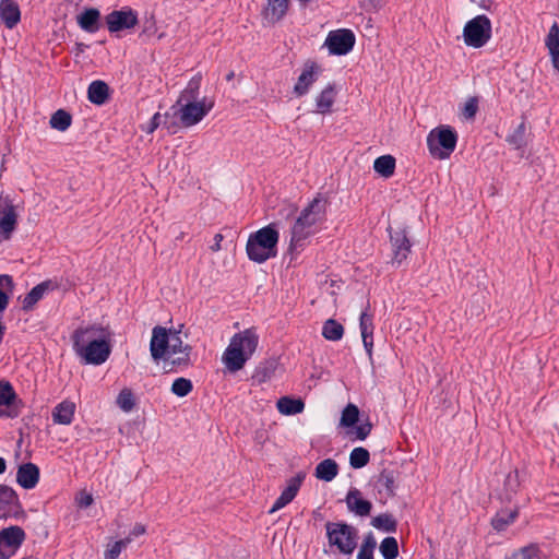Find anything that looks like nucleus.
<instances>
[{
	"label": "nucleus",
	"mask_w": 559,
	"mask_h": 559,
	"mask_svg": "<svg viewBox=\"0 0 559 559\" xmlns=\"http://www.w3.org/2000/svg\"><path fill=\"white\" fill-rule=\"evenodd\" d=\"M0 17L5 27L13 28L21 20V11L16 2L13 0L0 1Z\"/></svg>",
	"instance_id": "29"
},
{
	"label": "nucleus",
	"mask_w": 559,
	"mask_h": 559,
	"mask_svg": "<svg viewBox=\"0 0 559 559\" xmlns=\"http://www.w3.org/2000/svg\"><path fill=\"white\" fill-rule=\"evenodd\" d=\"M170 333L163 326H155L152 331V337L150 342L151 356L155 361L167 358L166 355L169 348Z\"/></svg>",
	"instance_id": "17"
},
{
	"label": "nucleus",
	"mask_w": 559,
	"mask_h": 559,
	"mask_svg": "<svg viewBox=\"0 0 559 559\" xmlns=\"http://www.w3.org/2000/svg\"><path fill=\"white\" fill-rule=\"evenodd\" d=\"M7 469V462L3 457H0V475L3 474Z\"/></svg>",
	"instance_id": "63"
},
{
	"label": "nucleus",
	"mask_w": 559,
	"mask_h": 559,
	"mask_svg": "<svg viewBox=\"0 0 559 559\" xmlns=\"http://www.w3.org/2000/svg\"><path fill=\"white\" fill-rule=\"evenodd\" d=\"M319 72L320 68L316 62L307 61L305 63L302 72L294 86V93L297 97L308 94L312 84L318 80Z\"/></svg>",
	"instance_id": "19"
},
{
	"label": "nucleus",
	"mask_w": 559,
	"mask_h": 559,
	"mask_svg": "<svg viewBox=\"0 0 559 559\" xmlns=\"http://www.w3.org/2000/svg\"><path fill=\"white\" fill-rule=\"evenodd\" d=\"M545 44L551 57L554 68L559 71V25L557 22H554L550 26Z\"/></svg>",
	"instance_id": "31"
},
{
	"label": "nucleus",
	"mask_w": 559,
	"mask_h": 559,
	"mask_svg": "<svg viewBox=\"0 0 559 559\" xmlns=\"http://www.w3.org/2000/svg\"><path fill=\"white\" fill-rule=\"evenodd\" d=\"M49 123L52 129L63 132L70 128L72 116L64 109H58L52 114Z\"/></svg>",
	"instance_id": "42"
},
{
	"label": "nucleus",
	"mask_w": 559,
	"mask_h": 559,
	"mask_svg": "<svg viewBox=\"0 0 559 559\" xmlns=\"http://www.w3.org/2000/svg\"><path fill=\"white\" fill-rule=\"evenodd\" d=\"M259 336L251 329L236 333L223 354V361L230 372L240 370L255 352Z\"/></svg>",
	"instance_id": "2"
},
{
	"label": "nucleus",
	"mask_w": 559,
	"mask_h": 559,
	"mask_svg": "<svg viewBox=\"0 0 559 559\" xmlns=\"http://www.w3.org/2000/svg\"><path fill=\"white\" fill-rule=\"evenodd\" d=\"M98 338H110V332L107 328L97 323L87 326H80L71 335L73 348Z\"/></svg>",
	"instance_id": "16"
},
{
	"label": "nucleus",
	"mask_w": 559,
	"mask_h": 559,
	"mask_svg": "<svg viewBox=\"0 0 559 559\" xmlns=\"http://www.w3.org/2000/svg\"><path fill=\"white\" fill-rule=\"evenodd\" d=\"M322 335L328 341H340L344 335L343 325L334 319H328L322 326Z\"/></svg>",
	"instance_id": "40"
},
{
	"label": "nucleus",
	"mask_w": 559,
	"mask_h": 559,
	"mask_svg": "<svg viewBox=\"0 0 559 559\" xmlns=\"http://www.w3.org/2000/svg\"><path fill=\"white\" fill-rule=\"evenodd\" d=\"M266 16H271L273 22H278L286 14L289 0H267Z\"/></svg>",
	"instance_id": "41"
},
{
	"label": "nucleus",
	"mask_w": 559,
	"mask_h": 559,
	"mask_svg": "<svg viewBox=\"0 0 559 559\" xmlns=\"http://www.w3.org/2000/svg\"><path fill=\"white\" fill-rule=\"evenodd\" d=\"M371 430H372L371 423L367 421L365 424H361V425L357 426L355 429L356 438L358 440L362 441L370 435Z\"/></svg>",
	"instance_id": "56"
},
{
	"label": "nucleus",
	"mask_w": 559,
	"mask_h": 559,
	"mask_svg": "<svg viewBox=\"0 0 559 559\" xmlns=\"http://www.w3.org/2000/svg\"><path fill=\"white\" fill-rule=\"evenodd\" d=\"M259 336L251 329L236 333L223 354V361L230 372L240 370L255 352Z\"/></svg>",
	"instance_id": "3"
},
{
	"label": "nucleus",
	"mask_w": 559,
	"mask_h": 559,
	"mask_svg": "<svg viewBox=\"0 0 559 559\" xmlns=\"http://www.w3.org/2000/svg\"><path fill=\"white\" fill-rule=\"evenodd\" d=\"M370 461V453L366 448L357 447L349 454V465L354 469L365 467Z\"/></svg>",
	"instance_id": "45"
},
{
	"label": "nucleus",
	"mask_w": 559,
	"mask_h": 559,
	"mask_svg": "<svg viewBox=\"0 0 559 559\" xmlns=\"http://www.w3.org/2000/svg\"><path fill=\"white\" fill-rule=\"evenodd\" d=\"M0 515L1 520L15 519L25 520V513L13 488L8 485H0Z\"/></svg>",
	"instance_id": "11"
},
{
	"label": "nucleus",
	"mask_w": 559,
	"mask_h": 559,
	"mask_svg": "<svg viewBox=\"0 0 559 559\" xmlns=\"http://www.w3.org/2000/svg\"><path fill=\"white\" fill-rule=\"evenodd\" d=\"M39 477V467L32 462L21 464L16 472V483L27 490L37 486Z\"/></svg>",
	"instance_id": "23"
},
{
	"label": "nucleus",
	"mask_w": 559,
	"mask_h": 559,
	"mask_svg": "<svg viewBox=\"0 0 559 559\" xmlns=\"http://www.w3.org/2000/svg\"><path fill=\"white\" fill-rule=\"evenodd\" d=\"M139 22L138 12L131 7L114 10L105 16L106 26L111 34L133 28Z\"/></svg>",
	"instance_id": "12"
},
{
	"label": "nucleus",
	"mask_w": 559,
	"mask_h": 559,
	"mask_svg": "<svg viewBox=\"0 0 559 559\" xmlns=\"http://www.w3.org/2000/svg\"><path fill=\"white\" fill-rule=\"evenodd\" d=\"M224 236L222 234H216L214 236V242L210 246L211 251L216 252L222 249L221 242L223 241Z\"/></svg>",
	"instance_id": "59"
},
{
	"label": "nucleus",
	"mask_w": 559,
	"mask_h": 559,
	"mask_svg": "<svg viewBox=\"0 0 559 559\" xmlns=\"http://www.w3.org/2000/svg\"><path fill=\"white\" fill-rule=\"evenodd\" d=\"M395 158L392 155H382L374 159L373 169L384 178H390L395 170Z\"/></svg>",
	"instance_id": "37"
},
{
	"label": "nucleus",
	"mask_w": 559,
	"mask_h": 559,
	"mask_svg": "<svg viewBox=\"0 0 559 559\" xmlns=\"http://www.w3.org/2000/svg\"><path fill=\"white\" fill-rule=\"evenodd\" d=\"M51 281H44L34 286L22 300V310L28 312L34 309L35 305L43 299L44 295L52 289Z\"/></svg>",
	"instance_id": "28"
},
{
	"label": "nucleus",
	"mask_w": 559,
	"mask_h": 559,
	"mask_svg": "<svg viewBox=\"0 0 559 559\" xmlns=\"http://www.w3.org/2000/svg\"><path fill=\"white\" fill-rule=\"evenodd\" d=\"M340 467L333 459H325L321 461L314 469V476L323 481H332L338 474Z\"/></svg>",
	"instance_id": "33"
},
{
	"label": "nucleus",
	"mask_w": 559,
	"mask_h": 559,
	"mask_svg": "<svg viewBox=\"0 0 559 559\" xmlns=\"http://www.w3.org/2000/svg\"><path fill=\"white\" fill-rule=\"evenodd\" d=\"M117 405L126 413L131 412L135 406V396L131 389H122L117 396Z\"/></svg>",
	"instance_id": "47"
},
{
	"label": "nucleus",
	"mask_w": 559,
	"mask_h": 559,
	"mask_svg": "<svg viewBox=\"0 0 559 559\" xmlns=\"http://www.w3.org/2000/svg\"><path fill=\"white\" fill-rule=\"evenodd\" d=\"M280 233L275 224H269L249 235L246 245L248 259L255 263H264L277 255Z\"/></svg>",
	"instance_id": "4"
},
{
	"label": "nucleus",
	"mask_w": 559,
	"mask_h": 559,
	"mask_svg": "<svg viewBox=\"0 0 559 559\" xmlns=\"http://www.w3.org/2000/svg\"><path fill=\"white\" fill-rule=\"evenodd\" d=\"M376 528H379L386 533H395L397 526H374Z\"/></svg>",
	"instance_id": "62"
},
{
	"label": "nucleus",
	"mask_w": 559,
	"mask_h": 559,
	"mask_svg": "<svg viewBox=\"0 0 559 559\" xmlns=\"http://www.w3.org/2000/svg\"><path fill=\"white\" fill-rule=\"evenodd\" d=\"M457 138V132L449 124L433 128L427 135L430 155L437 159L449 158L456 147Z\"/></svg>",
	"instance_id": "5"
},
{
	"label": "nucleus",
	"mask_w": 559,
	"mask_h": 559,
	"mask_svg": "<svg viewBox=\"0 0 559 559\" xmlns=\"http://www.w3.org/2000/svg\"><path fill=\"white\" fill-rule=\"evenodd\" d=\"M73 349L85 364L98 366L104 364L110 356V338L93 340L87 344L74 347Z\"/></svg>",
	"instance_id": "9"
},
{
	"label": "nucleus",
	"mask_w": 559,
	"mask_h": 559,
	"mask_svg": "<svg viewBox=\"0 0 559 559\" xmlns=\"http://www.w3.org/2000/svg\"><path fill=\"white\" fill-rule=\"evenodd\" d=\"M146 526H134L133 530L129 533V535L127 537H131V540L133 539V537H138L142 534H144L146 531H145Z\"/></svg>",
	"instance_id": "60"
},
{
	"label": "nucleus",
	"mask_w": 559,
	"mask_h": 559,
	"mask_svg": "<svg viewBox=\"0 0 559 559\" xmlns=\"http://www.w3.org/2000/svg\"><path fill=\"white\" fill-rule=\"evenodd\" d=\"M376 546V539L371 534H368L365 537L362 545L360 546V549L357 554V559H373V550Z\"/></svg>",
	"instance_id": "50"
},
{
	"label": "nucleus",
	"mask_w": 559,
	"mask_h": 559,
	"mask_svg": "<svg viewBox=\"0 0 559 559\" xmlns=\"http://www.w3.org/2000/svg\"><path fill=\"white\" fill-rule=\"evenodd\" d=\"M276 407L281 414L292 416L304 412L305 402L299 397L282 396L277 400Z\"/></svg>",
	"instance_id": "32"
},
{
	"label": "nucleus",
	"mask_w": 559,
	"mask_h": 559,
	"mask_svg": "<svg viewBox=\"0 0 559 559\" xmlns=\"http://www.w3.org/2000/svg\"><path fill=\"white\" fill-rule=\"evenodd\" d=\"M506 559H548L542 551L537 543H530L514 550L511 556Z\"/></svg>",
	"instance_id": "35"
},
{
	"label": "nucleus",
	"mask_w": 559,
	"mask_h": 559,
	"mask_svg": "<svg viewBox=\"0 0 559 559\" xmlns=\"http://www.w3.org/2000/svg\"><path fill=\"white\" fill-rule=\"evenodd\" d=\"M328 543L334 554L350 556L358 545L357 526H325Z\"/></svg>",
	"instance_id": "6"
},
{
	"label": "nucleus",
	"mask_w": 559,
	"mask_h": 559,
	"mask_svg": "<svg viewBox=\"0 0 559 559\" xmlns=\"http://www.w3.org/2000/svg\"><path fill=\"white\" fill-rule=\"evenodd\" d=\"M26 539L22 526H3L0 530V559H11Z\"/></svg>",
	"instance_id": "10"
},
{
	"label": "nucleus",
	"mask_w": 559,
	"mask_h": 559,
	"mask_svg": "<svg viewBox=\"0 0 559 559\" xmlns=\"http://www.w3.org/2000/svg\"><path fill=\"white\" fill-rule=\"evenodd\" d=\"M491 37V21L480 14L467 21L463 28V39L466 46L480 48L485 46Z\"/></svg>",
	"instance_id": "7"
},
{
	"label": "nucleus",
	"mask_w": 559,
	"mask_h": 559,
	"mask_svg": "<svg viewBox=\"0 0 559 559\" xmlns=\"http://www.w3.org/2000/svg\"><path fill=\"white\" fill-rule=\"evenodd\" d=\"M326 206L328 200L319 193L300 212L290 230L288 252L292 259L304 250L307 238L314 231V226L325 219Z\"/></svg>",
	"instance_id": "1"
},
{
	"label": "nucleus",
	"mask_w": 559,
	"mask_h": 559,
	"mask_svg": "<svg viewBox=\"0 0 559 559\" xmlns=\"http://www.w3.org/2000/svg\"><path fill=\"white\" fill-rule=\"evenodd\" d=\"M370 524H396L395 518L390 513H382L374 516Z\"/></svg>",
	"instance_id": "58"
},
{
	"label": "nucleus",
	"mask_w": 559,
	"mask_h": 559,
	"mask_svg": "<svg viewBox=\"0 0 559 559\" xmlns=\"http://www.w3.org/2000/svg\"><path fill=\"white\" fill-rule=\"evenodd\" d=\"M193 390V384L190 379L187 378H177L174 380L171 384V393L177 395L178 397H185L189 395Z\"/></svg>",
	"instance_id": "48"
},
{
	"label": "nucleus",
	"mask_w": 559,
	"mask_h": 559,
	"mask_svg": "<svg viewBox=\"0 0 559 559\" xmlns=\"http://www.w3.org/2000/svg\"><path fill=\"white\" fill-rule=\"evenodd\" d=\"M0 406H5V411H0V417L16 418L21 414L24 403L17 397L13 385L9 381H0Z\"/></svg>",
	"instance_id": "15"
},
{
	"label": "nucleus",
	"mask_w": 559,
	"mask_h": 559,
	"mask_svg": "<svg viewBox=\"0 0 559 559\" xmlns=\"http://www.w3.org/2000/svg\"><path fill=\"white\" fill-rule=\"evenodd\" d=\"M100 11L96 8H85L78 16L76 23L86 33L94 34L102 27Z\"/></svg>",
	"instance_id": "25"
},
{
	"label": "nucleus",
	"mask_w": 559,
	"mask_h": 559,
	"mask_svg": "<svg viewBox=\"0 0 559 559\" xmlns=\"http://www.w3.org/2000/svg\"><path fill=\"white\" fill-rule=\"evenodd\" d=\"M93 500L94 499H93L92 493H90L85 490L80 491L75 498L78 506L82 509L90 507L93 503Z\"/></svg>",
	"instance_id": "55"
},
{
	"label": "nucleus",
	"mask_w": 559,
	"mask_h": 559,
	"mask_svg": "<svg viewBox=\"0 0 559 559\" xmlns=\"http://www.w3.org/2000/svg\"><path fill=\"white\" fill-rule=\"evenodd\" d=\"M383 559H395L399 556V544L394 537H385L379 546Z\"/></svg>",
	"instance_id": "46"
},
{
	"label": "nucleus",
	"mask_w": 559,
	"mask_h": 559,
	"mask_svg": "<svg viewBox=\"0 0 559 559\" xmlns=\"http://www.w3.org/2000/svg\"><path fill=\"white\" fill-rule=\"evenodd\" d=\"M305 478L306 473L304 472H299L294 477H290L286 483V487L282 490L280 497L275 500L274 504L272 506L270 513H273L276 510L282 509L289 502H292L294 498L297 496Z\"/></svg>",
	"instance_id": "18"
},
{
	"label": "nucleus",
	"mask_w": 559,
	"mask_h": 559,
	"mask_svg": "<svg viewBox=\"0 0 559 559\" xmlns=\"http://www.w3.org/2000/svg\"><path fill=\"white\" fill-rule=\"evenodd\" d=\"M3 287H8L10 290L13 288V278L11 275H0V312H3L8 308L10 301V297L8 293L3 290Z\"/></svg>",
	"instance_id": "49"
},
{
	"label": "nucleus",
	"mask_w": 559,
	"mask_h": 559,
	"mask_svg": "<svg viewBox=\"0 0 559 559\" xmlns=\"http://www.w3.org/2000/svg\"><path fill=\"white\" fill-rule=\"evenodd\" d=\"M162 123V115L156 112L153 115L151 120L148 121L145 129H143L147 134H152Z\"/></svg>",
	"instance_id": "57"
},
{
	"label": "nucleus",
	"mask_w": 559,
	"mask_h": 559,
	"mask_svg": "<svg viewBox=\"0 0 559 559\" xmlns=\"http://www.w3.org/2000/svg\"><path fill=\"white\" fill-rule=\"evenodd\" d=\"M183 350H186V352L179 353L180 356H178L176 358L170 359L169 358L170 356L165 358V362L167 365H170L169 371H177L178 369L182 370L192 365V361H191L192 347L189 344H186Z\"/></svg>",
	"instance_id": "38"
},
{
	"label": "nucleus",
	"mask_w": 559,
	"mask_h": 559,
	"mask_svg": "<svg viewBox=\"0 0 559 559\" xmlns=\"http://www.w3.org/2000/svg\"><path fill=\"white\" fill-rule=\"evenodd\" d=\"M519 516V508L516 506H507L500 509L490 524H511Z\"/></svg>",
	"instance_id": "44"
},
{
	"label": "nucleus",
	"mask_w": 559,
	"mask_h": 559,
	"mask_svg": "<svg viewBox=\"0 0 559 559\" xmlns=\"http://www.w3.org/2000/svg\"><path fill=\"white\" fill-rule=\"evenodd\" d=\"M388 231L393 251L392 263L400 266L407 259L413 245L408 238L406 227H399L396 229L389 227Z\"/></svg>",
	"instance_id": "14"
},
{
	"label": "nucleus",
	"mask_w": 559,
	"mask_h": 559,
	"mask_svg": "<svg viewBox=\"0 0 559 559\" xmlns=\"http://www.w3.org/2000/svg\"><path fill=\"white\" fill-rule=\"evenodd\" d=\"M87 48H88V46L86 44H84V43H75L74 49L72 51L75 53V56H80Z\"/></svg>",
	"instance_id": "61"
},
{
	"label": "nucleus",
	"mask_w": 559,
	"mask_h": 559,
	"mask_svg": "<svg viewBox=\"0 0 559 559\" xmlns=\"http://www.w3.org/2000/svg\"><path fill=\"white\" fill-rule=\"evenodd\" d=\"M477 111H478V98L469 97L464 104L462 115L466 119H474Z\"/></svg>",
	"instance_id": "52"
},
{
	"label": "nucleus",
	"mask_w": 559,
	"mask_h": 559,
	"mask_svg": "<svg viewBox=\"0 0 559 559\" xmlns=\"http://www.w3.org/2000/svg\"><path fill=\"white\" fill-rule=\"evenodd\" d=\"M346 504L350 512L358 516H368L372 509L369 500L365 499L357 488H352L346 495Z\"/></svg>",
	"instance_id": "24"
},
{
	"label": "nucleus",
	"mask_w": 559,
	"mask_h": 559,
	"mask_svg": "<svg viewBox=\"0 0 559 559\" xmlns=\"http://www.w3.org/2000/svg\"><path fill=\"white\" fill-rule=\"evenodd\" d=\"M506 141L514 148L522 150L526 146V123L523 120L511 133L506 138Z\"/></svg>",
	"instance_id": "39"
},
{
	"label": "nucleus",
	"mask_w": 559,
	"mask_h": 559,
	"mask_svg": "<svg viewBox=\"0 0 559 559\" xmlns=\"http://www.w3.org/2000/svg\"><path fill=\"white\" fill-rule=\"evenodd\" d=\"M116 538L117 536L108 537V543L104 551V559H117L121 554V550L127 548V546L131 543V537H124L120 539Z\"/></svg>",
	"instance_id": "36"
},
{
	"label": "nucleus",
	"mask_w": 559,
	"mask_h": 559,
	"mask_svg": "<svg viewBox=\"0 0 559 559\" xmlns=\"http://www.w3.org/2000/svg\"><path fill=\"white\" fill-rule=\"evenodd\" d=\"M336 87L334 83H329L316 97V112L321 115L330 114L336 98Z\"/></svg>",
	"instance_id": "27"
},
{
	"label": "nucleus",
	"mask_w": 559,
	"mask_h": 559,
	"mask_svg": "<svg viewBox=\"0 0 559 559\" xmlns=\"http://www.w3.org/2000/svg\"><path fill=\"white\" fill-rule=\"evenodd\" d=\"M400 472L392 468H383L374 480L378 493L384 497H393L397 488Z\"/></svg>",
	"instance_id": "21"
},
{
	"label": "nucleus",
	"mask_w": 559,
	"mask_h": 559,
	"mask_svg": "<svg viewBox=\"0 0 559 559\" xmlns=\"http://www.w3.org/2000/svg\"><path fill=\"white\" fill-rule=\"evenodd\" d=\"M75 404L64 400L57 404L52 409V420L58 425H70L74 418Z\"/></svg>",
	"instance_id": "30"
},
{
	"label": "nucleus",
	"mask_w": 559,
	"mask_h": 559,
	"mask_svg": "<svg viewBox=\"0 0 559 559\" xmlns=\"http://www.w3.org/2000/svg\"><path fill=\"white\" fill-rule=\"evenodd\" d=\"M214 103H206L203 98L201 102H190L175 104L170 107L175 116H179L180 123L185 128H189L199 123L213 108Z\"/></svg>",
	"instance_id": "8"
},
{
	"label": "nucleus",
	"mask_w": 559,
	"mask_h": 559,
	"mask_svg": "<svg viewBox=\"0 0 559 559\" xmlns=\"http://www.w3.org/2000/svg\"><path fill=\"white\" fill-rule=\"evenodd\" d=\"M372 2L373 8L380 9L383 7L384 2L383 0H370Z\"/></svg>",
	"instance_id": "64"
},
{
	"label": "nucleus",
	"mask_w": 559,
	"mask_h": 559,
	"mask_svg": "<svg viewBox=\"0 0 559 559\" xmlns=\"http://www.w3.org/2000/svg\"><path fill=\"white\" fill-rule=\"evenodd\" d=\"M355 43L356 38L353 31L341 28L331 31L324 45L328 47L330 55L345 56L353 50Z\"/></svg>",
	"instance_id": "13"
},
{
	"label": "nucleus",
	"mask_w": 559,
	"mask_h": 559,
	"mask_svg": "<svg viewBox=\"0 0 559 559\" xmlns=\"http://www.w3.org/2000/svg\"><path fill=\"white\" fill-rule=\"evenodd\" d=\"M370 305L367 302L366 308L361 311L359 317V328L362 338V344L365 347V350L369 357V359H372V349H373V314L369 313Z\"/></svg>",
	"instance_id": "20"
},
{
	"label": "nucleus",
	"mask_w": 559,
	"mask_h": 559,
	"mask_svg": "<svg viewBox=\"0 0 559 559\" xmlns=\"http://www.w3.org/2000/svg\"><path fill=\"white\" fill-rule=\"evenodd\" d=\"M0 231L2 238L10 240L17 226V213L10 200L7 199L3 206L0 205Z\"/></svg>",
	"instance_id": "22"
},
{
	"label": "nucleus",
	"mask_w": 559,
	"mask_h": 559,
	"mask_svg": "<svg viewBox=\"0 0 559 559\" xmlns=\"http://www.w3.org/2000/svg\"><path fill=\"white\" fill-rule=\"evenodd\" d=\"M520 487L519 471H511L504 479V488L508 492H515Z\"/></svg>",
	"instance_id": "53"
},
{
	"label": "nucleus",
	"mask_w": 559,
	"mask_h": 559,
	"mask_svg": "<svg viewBox=\"0 0 559 559\" xmlns=\"http://www.w3.org/2000/svg\"><path fill=\"white\" fill-rule=\"evenodd\" d=\"M274 371H275V365L274 362H267L266 365L264 366H259L257 368V376L259 377V381H266V380H270L272 378V376L274 374Z\"/></svg>",
	"instance_id": "54"
},
{
	"label": "nucleus",
	"mask_w": 559,
	"mask_h": 559,
	"mask_svg": "<svg viewBox=\"0 0 559 559\" xmlns=\"http://www.w3.org/2000/svg\"><path fill=\"white\" fill-rule=\"evenodd\" d=\"M185 345L182 343V340L180 337V332L175 331L170 333L169 337V348H168V356L176 355L178 353H182Z\"/></svg>",
	"instance_id": "51"
},
{
	"label": "nucleus",
	"mask_w": 559,
	"mask_h": 559,
	"mask_svg": "<svg viewBox=\"0 0 559 559\" xmlns=\"http://www.w3.org/2000/svg\"><path fill=\"white\" fill-rule=\"evenodd\" d=\"M359 414L360 412L358 406L353 403H348L342 412L340 426L345 428L355 427L359 420Z\"/></svg>",
	"instance_id": "43"
},
{
	"label": "nucleus",
	"mask_w": 559,
	"mask_h": 559,
	"mask_svg": "<svg viewBox=\"0 0 559 559\" xmlns=\"http://www.w3.org/2000/svg\"><path fill=\"white\" fill-rule=\"evenodd\" d=\"M202 76L197 74L190 79L186 88L180 93L177 104L198 102Z\"/></svg>",
	"instance_id": "34"
},
{
	"label": "nucleus",
	"mask_w": 559,
	"mask_h": 559,
	"mask_svg": "<svg viewBox=\"0 0 559 559\" xmlns=\"http://www.w3.org/2000/svg\"><path fill=\"white\" fill-rule=\"evenodd\" d=\"M109 98L110 87L105 81L95 80L90 83L87 87V99L92 104L103 106L109 100Z\"/></svg>",
	"instance_id": "26"
}]
</instances>
